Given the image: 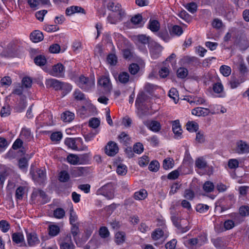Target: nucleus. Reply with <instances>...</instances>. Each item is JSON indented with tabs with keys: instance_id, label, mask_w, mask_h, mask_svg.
<instances>
[{
	"instance_id": "nucleus-56",
	"label": "nucleus",
	"mask_w": 249,
	"mask_h": 249,
	"mask_svg": "<svg viewBox=\"0 0 249 249\" xmlns=\"http://www.w3.org/2000/svg\"><path fill=\"white\" fill-rule=\"evenodd\" d=\"M209 206L204 204H198L196 205V210L200 213H205L208 211Z\"/></svg>"
},
{
	"instance_id": "nucleus-21",
	"label": "nucleus",
	"mask_w": 249,
	"mask_h": 249,
	"mask_svg": "<svg viewBox=\"0 0 249 249\" xmlns=\"http://www.w3.org/2000/svg\"><path fill=\"white\" fill-rule=\"evenodd\" d=\"M150 37L144 35H140L135 37V40L137 44H142L145 45L147 43L149 44L151 42L149 41Z\"/></svg>"
},
{
	"instance_id": "nucleus-51",
	"label": "nucleus",
	"mask_w": 249,
	"mask_h": 249,
	"mask_svg": "<svg viewBox=\"0 0 249 249\" xmlns=\"http://www.w3.org/2000/svg\"><path fill=\"white\" fill-rule=\"evenodd\" d=\"M70 178V175L66 171H61L59 176V180L61 182H67Z\"/></svg>"
},
{
	"instance_id": "nucleus-39",
	"label": "nucleus",
	"mask_w": 249,
	"mask_h": 249,
	"mask_svg": "<svg viewBox=\"0 0 249 249\" xmlns=\"http://www.w3.org/2000/svg\"><path fill=\"white\" fill-rule=\"evenodd\" d=\"M186 128L190 132H196L198 129V124L194 121L188 122L186 124Z\"/></svg>"
},
{
	"instance_id": "nucleus-31",
	"label": "nucleus",
	"mask_w": 249,
	"mask_h": 249,
	"mask_svg": "<svg viewBox=\"0 0 249 249\" xmlns=\"http://www.w3.org/2000/svg\"><path fill=\"white\" fill-rule=\"evenodd\" d=\"M147 195L146 191L144 189H142L138 192H135L133 196L136 200H142L146 197Z\"/></svg>"
},
{
	"instance_id": "nucleus-46",
	"label": "nucleus",
	"mask_w": 249,
	"mask_h": 249,
	"mask_svg": "<svg viewBox=\"0 0 249 249\" xmlns=\"http://www.w3.org/2000/svg\"><path fill=\"white\" fill-rule=\"evenodd\" d=\"M107 63L111 66H115L117 62V57L114 54H109L107 58Z\"/></svg>"
},
{
	"instance_id": "nucleus-61",
	"label": "nucleus",
	"mask_w": 249,
	"mask_h": 249,
	"mask_svg": "<svg viewBox=\"0 0 249 249\" xmlns=\"http://www.w3.org/2000/svg\"><path fill=\"white\" fill-rule=\"evenodd\" d=\"M185 7L188 11L192 14L195 13L197 10V5L195 2L187 4Z\"/></svg>"
},
{
	"instance_id": "nucleus-36",
	"label": "nucleus",
	"mask_w": 249,
	"mask_h": 249,
	"mask_svg": "<svg viewBox=\"0 0 249 249\" xmlns=\"http://www.w3.org/2000/svg\"><path fill=\"white\" fill-rule=\"evenodd\" d=\"M34 62L37 66H43L46 64L47 60L44 56L38 55L35 57Z\"/></svg>"
},
{
	"instance_id": "nucleus-5",
	"label": "nucleus",
	"mask_w": 249,
	"mask_h": 249,
	"mask_svg": "<svg viewBox=\"0 0 249 249\" xmlns=\"http://www.w3.org/2000/svg\"><path fill=\"white\" fill-rule=\"evenodd\" d=\"M49 73L55 77H63L65 73V67L60 63H58L52 67Z\"/></svg>"
},
{
	"instance_id": "nucleus-10",
	"label": "nucleus",
	"mask_w": 249,
	"mask_h": 249,
	"mask_svg": "<svg viewBox=\"0 0 249 249\" xmlns=\"http://www.w3.org/2000/svg\"><path fill=\"white\" fill-rule=\"evenodd\" d=\"M26 234L27 243L29 246H35L39 243L40 240L36 232H27Z\"/></svg>"
},
{
	"instance_id": "nucleus-20",
	"label": "nucleus",
	"mask_w": 249,
	"mask_h": 249,
	"mask_svg": "<svg viewBox=\"0 0 249 249\" xmlns=\"http://www.w3.org/2000/svg\"><path fill=\"white\" fill-rule=\"evenodd\" d=\"M44 36L42 32L36 30L30 35V39L34 42H38L43 39Z\"/></svg>"
},
{
	"instance_id": "nucleus-60",
	"label": "nucleus",
	"mask_w": 249,
	"mask_h": 249,
	"mask_svg": "<svg viewBox=\"0 0 249 249\" xmlns=\"http://www.w3.org/2000/svg\"><path fill=\"white\" fill-rule=\"evenodd\" d=\"M188 74V70L185 68H180L177 71V75L178 77L184 78L187 76Z\"/></svg>"
},
{
	"instance_id": "nucleus-15",
	"label": "nucleus",
	"mask_w": 249,
	"mask_h": 249,
	"mask_svg": "<svg viewBox=\"0 0 249 249\" xmlns=\"http://www.w3.org/2000/svg\"><path fill=\"white\" fill-rule=\"evenodd\" d=\"M98 84L104 88L106 90H110L111 83L109 77L107 76H102L98 81Z\"/></svg>"
},
{
	"instance_id": "nucleus-26",
	"label": "nucleus",
	"mask_w": 249,
	"mask_h": 249,
	"mask_svg": "<svg viewBox=\"0 0 249 249\" xmlns=\"http://www.w3.org/2000/svg\"><path fill=\"white\" fill-rule=\"evenodd\" d=\"M118 139L120 143L127 145L129 144L130 138L128 135L124 132H122L118 136Z\"/></svg>"
},
{
	"instance_id": "nucleus-49",
	"label": "nucleus",
	"mask_w": 249,
	"mask_h": 249,
	"mask_svg": "<svg viewBox=\"0 0 249 249\" xmlns=\"http://www.w3.org/2000/svg\"><path fill=\"white\" fill-rule=\"evenodd\" d=\"M98 133L97 130H94L84 135L86 142H89L93 139L94 137Z\"/></svg>"
},
{
	"instance_id": "nucleus-55",
	"label": "nucleus",
	"mask_w": 249,
	"mask_h": 249,
	"mask_svg": "<svg viewBox=\"0 0 249 249\" xmlns=\"http://www.w3.org/2000/svg\"><path fill=\"white\" fill-rule=\"evenodd\" d=\"M100 121L97 118H92L89 120V125L90 127L93 128H97L100 125Z\"/></svg>"
},
{
	"instance_id": "nucleus-17",
	"label": "nucleus",
	"mask_w": 249,
	"mask_h": 249,
	"mask_svg": "<svg viewBox=\"0 0 249 249\" xmlns=\"http://www.w3.org/2000/svg\"><path fill=\"white\" fill-rule=\"evenodd\" d=\"M210 112L209 109L207 108L197 107L192 110V114L197 116H205Z\"/></svg>"
},
{
	"instance_id": "nucleus-18",
	"label": "nucleus",
	"mask_w": 249,
	"mask_h": 249,
	"mask_svg": "<svg viewBox=\"0 0 249 249\" xmlns=\"http://www.w3.org/2000/svg\"><path fill=\"white\" fill-rule=\"evenodd\" d=\"M107 8L109 10L118 14H120L121 12H124L122 8L121 4L116 2H109L107 5Z\"/></svg>"
},
{
	"instance_id": "nucleus-43",
	"label": "nucleus",
	"mask_w": 249,
	"mask_h": 249,
	"mask_svg": "<svg viewBox=\"0 0 249 249\" xmlns=\"http://www.w3.org/2000/svg\"><path fill=\"white\" fill-rule=\"evenodd\" d=\"M170 33L171 35L180 36L183 33V30L180 26L174 25L172 27L170 30Z\"/></svg>"
},
{
	"instance_id": "nucleus-27",
	"label": "nucleus",
	"mask_w": 249,
	"mask_h": 249,
	"mask_svg": "<svg viewBox=\"0 0 249 249\" xmlns=\"http://www.w3.org/2000/svg\"><path fill=\"white\" fill-rule=\"evenodd\" d=\"M195 166L199 169H203L207 167V163L202 157H199L195 161Z\"/></svg>"
},
{
	"instance_id": "nucleus-54",
	"label": "nucleus",
	"mask_w": 249,
	"mask_h": 249,
	"mask_svg": "<svg viewBox=\"0 0 249 249\" xmlns=\"http://www.w3.org/2000/svg\"><path fill=\"white\" fill-rule=\"evenodd\" d=\"M11 113L10 107L8 105L3 106L0 111V115L2 117L9 116Z\"/></svg>"
},
{
	"instance_id": "nucleus-59",
	"label": "nucleus",
	"mask_w": 249,
	"mask_h": 249,
	"mask_svg": "<svg viewBox=\"0 0 249 249\" xmlns=\"http://www.w3.org/2000/svg\"><path fill=\"white\" fill-rule=\"evenodd\" d=\"M129 71L132 75H135L140 70L139 66L138 64L132 63L129 66Z\"/></svg>"
},
{
	"instance_id": "nucleus-34",
	"label": "nucleus",
	"mask_w": 249,
	"mask_h": 249,
	"mask_svg": "<svg viewBox=\"0 0 249 249\" xmlns=\"http://www.w3.org/2000/svg\"><path fill=\"white\" fill-rule=\"evenodd\" d=\"M163 231L160 229H156L151 234V237L153 240L157 241L163 236Z\"/></svg>"
},
{
	"instance_id": "nucleus-33",
	"label": "nucleus",
	"mask_w": 249,
	"mask_h": 249,
	"mask_svg": "<svg viewBox=\"0 0 249 249\" xmlns=\"http://www.w3.org/2000/svg\"><path fill=\"white\" fill-rule=\"evenodd\" d=\"M160 23L156 20H150L149 22L148 28L153 32H158L160 29Z\"/></svg>"
},
{
	"instance_id": "nucleus-1",
	"label": "nucleus",
	"mask_w": 249,
	"mask_h": 249,
	"mask_svg": "<svg viewBox=\"0 0 249 249\" xmlns=\"http://www.w3.org/2000/svg\"><path fill=\"white\" fill-rule=\"evenodd\" d=\"M57 241L60 249H74L75 248L70 233L61 235Z\"/></svg>"
},
{
	"instance_id": "nucleus-11",
	"label": "nucleus",
	"mask_w": 249,
	"mask_h": 249,
	"mask_svg": "<svg viewBox=\"0 0 249 249\" xmlns=\"http://www.w3.org/2000/svg\"><path fill=\"white\" fill-rule=\"evenodd\" d=\"M172 130L177 139H180L182 135L181 125L178 120L172 121Z\"/></svg>"
},
{
	"instance_id": "nucleus-52",
	"label": "nucleus",
	"mask_w": 249,
	"mask_h": 249,
	"mask_svg": "<svg viewBox=\"0 0 249 249\" xmlns=\"http://www.w3.org/2000/svg\"><path fill=\"white\" fill-rule=\"evenodd\" d=\"M10 225L6 220H1L0 221V229L3 232H7L10 229Z\"/></svg>"
},
{
	"instance_id": "nucleus-35",
	"label": "nucleus",
	"mask_w": 249,
	"mask_h": 249,
	"mask_svg": "<svg viewBox=\"0 0 249 249\" xmlns=\"http://www.w3.org/2000/svg\"><path fill=\"white\" fill-rule=\"evenodd\" d=\"M125 233L123 231H118L115 234V241L117 244L124 243L125 241Z\"/></svg>"
},
{
	"instance_id": "nucleus-58",
	"label": "nucleus",
	"mask_w": 249,
	"mask_h": 249,
	"mask_svg": "<svg viewBox=\"0 0 249 249\" xmlns=\"http://www.w3.org/2000/svg\"><path fill=\"white\" fill-rule=\"evenodd\" d=\"M116 172L120 175H124L127 173V167L125 165L120 164L118 165Z\"/></svg>"
},
{
	"instance_id": "nucleus-2",
	"label": "nucleus",
	"mask_w": 249,
	"mask_h": 249,
	"mask_svg": "<svg viewBox=\"0 0 249 249\" xmlns=\"http://www.w3.org/2000/svg\"><path fill=\"white\" fill-rule=\"evenodd\" d=\"M97 195L105 196L108 199L114 198V186L112 183H108L100 188L97 191Z\"/></svg>"
},
{
	"instance_id": "nucleus-6",
	"label": "nucleus",
	"mask_w": 249,
	"mask_h": 249,
	"mask_svg": "<svg viewBox=\"0 0 249 249\" xmlns=\"http://www.w3.org/2000/svg\"><path fill=\"white\" fill-rule=\"evenodd\" d=\"M33 180L38 183H42L46 179V173L44 169H38L36 172L30 171Z\"/></svg>"
},
{
	"instance_id": "nucleus-22",
	"label": "nucleus",
	"mask_w": 249,
	"mask_h": 249,
	"mask_svg": "<svg viewBox=\"0 0 249 249\" xmlns=\"http://www.w3.org/2000/svg\"><path fill=\"white\" fill-rule=\"evenodd\" d=\"M20 136L21 138L27 142L30 141L33 138V135L29 129L23 128L22 129Z\"/></svg>"
},
{
	"instance_id": "nucleus-50",
	"label": "nucleus",
	"mask_w": 249,
	"mask_h": 249,
	"mask_svg": "<svg viewBox=\"0 0 249 249\" xmlns=\"http://www.w3.org/2000/svg\"><path fill=\"white\" fill-rule=\"evenodd\" d=\"M78 217L74 212L73 209L71 208L70 210V223L71 225L76 224Z\"/></svg>"
},
{
	"instance_id": "nucleus-25",
	"label": "nucleus",
	"mask_w": 249,
	"mask_h": 249,
	"mask_svg": "<svg viewBox=\"0 0 249 249\" xmlns=\"http://www.w3.org/2000/svg\"><path fill=\"white\" fill-rule=\"evenodd\" d=\"M171 219L174 225L178 228L179 232L180 233H184L189 230L190 228L188 226H184L181 224H179L177 221V219L175 216H172Z\"/></svg>"
},
{
	"instance_id": "nucleus-53",
	"label": "nucleus",
	"mask_w": 249,
	"mask_h": 249,
	"mask_svg": "<svg viewBox=\"0 0 249 249\" xmlns=\"http://www.w3.org/2000/svg\"><path fill=\"white\" fill-rule=\"evenodd\" d=\"M184 244L186 246L188 247H193L197 244H199L200 246L202 245L201 243H199V239L196 238H192L186 241Z\"/></svg>"
},
{
	"instance_id": "nucleus-13",
	"label": "nucleus",
	"mask_w": 249,
	"mask_h": 249,
	"mask_svg": "<svg viewBox=\"0 0 249 249\" xmlns=\"http://www.w3.org/2000/svg\"><path fill=\"white\" fill-rule=\"evenodd\" d=\"M124 12H121L120 14H111L107 17V20L111 24H116L122 20L123 17L124 16Z\"/></svg>"
},
{
	"instance_id": "nucleus-29",
	"label": "nucleus",
	"mask_w": 249,
	"mask_h": 249,
	"mask_svg": "<svg viewBox=\"0 0 249 249\" xmlns=\"http://www.w3.org/2000/svg\"><path fill=\"white\" fill-rule=\"evenodd\" d=\"M12 240L15 243L18 244L22 243L24 241V236L20 232H15L12 235Z\"/></svg>"
},
{
	"instance_id": "nucleus-47",
	"label": "nucleus",
	"mask_w": 249,
	"mask_h": 249,
	"mask_svg": "<svg viewBox=\"0 0 249 249\" xmlns=\"http://www.w3.org/2000/svg\"><path fill=\"white\" fill-rule=\"evenodd\" d=\"M214 186L213 182L207 181L203 184V188L207 193L212 192L213 191Z\"/></svg>"
},
{
	"instance_id": "nucleus-14",
	"label": "nucleus",
	"mask_w": 249,
	"mask_h": 249,
	"mask_svg": "<svg viewBox=\"0 0 249 249\" xmlns=\"http://www.w3.org/2000/svg\"><path fill=\"white\" fill-rule=\"evenodd\" d=\"M62 82L55 79H48L46 81V85L49 88H53L56 90H60L62 88Z\"/></svg>"
},
{
	"instance_id": "nucleus-38",
	"label": "nucleus",
	"mask_w": 249,
	"mask_h": 249,
	"mask_svg": "<svg viewBox=\"0 0 249 249\" xmlns=\"http://www.w3.org/2000/svg\"><path fill=\"white\" fill-rule=\"evenodd\" d=\"M69 163L72 165H76L79 162V158L76 155L71 154L67 158Z\"/></svg>"
},
{
	"instance_id": "nucleus-45",
	"label": "nucleus",
	"mask_w": 249,
	"mask_h": 249,
	"mask_svg": "<svg viewBox=\"0 0 249 249\" xmlns=\"http://www.w3.org/2000/svg\"><path fill=\"white\" fill-rule=\"evenodd\" d=\"M99 234L102 238H107L110 235V232L106 227H101L99 231Z\"/></svg>"
},
{
	"instance_id": "nucleus-62",
	"label": "nucleus",
	"mask_w": 249,
	"mask_h": 249,
	"mask_svg": "<svg viewBox=\"0 0 249 249\" xmlns=\"http://www.w3.org/2000/svg\"><path fill=\"white\" fill-rule=\"evenodd\" d=\"M174 165V161L173 160H170V159H166L163 160V167L164 169L167 170L172 168Z\"/></svg>"
},
{
	"instance_id": "nucleus-48",
	"label": "nucleus",
	"mask_w": 249,
	"mask_h": 249,
	"mask_svg": "<svg viewBox=\"0 0 249 249\" xmlns=\"http://www.w3.org/2000/svg\"><path fill=\"white\" fill-rule=\"evenodd\" d=\"M25 193V188L24 187L19 186L16 191V197L17 199L21 200Z\"/></svg>"
},
{
	"instance_id": "nucleus-37",
	"label": "nucleus",
	"mask_w": 249,
	"mask_h": 249,
	"mask_svg": "<svg viewBox=\"0 0 249 249\" xmlns=\"http://www.w3.org/2000/svg\"><path fill=\"white\" fill-rule=\"evenodd\" d=\"M129 80V75L126 72H120L118 76L119 81L122 84H126Z\"/></svg>"
},
{
	"instance_id": "nucleus-3",
	"label": "nucleus",
	"mask_w": 249,
	"mask_h": 249,
	"mask_svg": "<svg viewBox=\"0 0 249 249\" xmlns=\"http://www.w3.org/2000/svg\"><path fill=\"white\" fill-rule=\"evenodd\" d=\"M77 85L80 88L85 90H89L94 86V79L81 75L77 81Z\"/></svg>"
},
{
	"instance_id": "nucleus-64",
	"label": "nucleus",
	"mask_w": 249,
	"mask_h": 249,
	"mask_svg": "<svg viewBox=\"0 0 249 249\" xmlns=\"http://www.w3.org/2000/svg\"><path fill=\"white\" fill-rule=\"evenodd\" d=\"M223 86L220 82H217L213 86V90L216 93H220L223 91Z\"/></svg>"
},
{
	"instance_id": "nucleus-19",
	"label": "nucleus",
	"mask_w": 249,
	"mask_h": 249,
	"mask_svg": "<svg viewBox=\"0 0 249 249\" xmlns=\"http://www.w3.org/2000/svg\"><path fill=\"white\" fill-rule=\"evenodd\" d=\"M76 141L81 142L82 141V139L80 138H77L76 139L68 138L65 140V143L69 148L73 150H77V146L76 144Z\"/></svg>"
},
{
	"instance_id": "nucleus-16",
	"label": "nucleus",
	"mask_w": 249,
	"mask_h": 249,
	"mask_svg": "<svg viewBox=\"0 0 249 249\" xmlns=\"http://www.w3.org/2000/svg\"><path fill=\"white\" fill-rule=\"evenodd\" d=\"M151 130L155 132H159L161 129L160 123L156 121H146L144 123Z\"/></svg>"
},
{
	"instance_id": "nucleus-23",
	"label": "nucleus",
	"mask_w": 249,
	"mask_h": 249,
	"mask_svg": "<svg viewBox=\"0 0 249 249\" xmlns=\"http://www.w3.org/2000/svg\"><path fill=\"white\" fill-rule=\"evenodd\" d=\"M84 9L81 7L77 6H72L68 7L66 10L67 15L70 16L75 13H84Z\"/></svg>"
},
{
	"instance_id": "nucleus-24",
	"label": "nucleus",
	"mask_w": 249,
	"mask_h": 249,
	"mask_svg": "<svg viewBox=\"0 0 249 249\" xmlns=\"http://www.w3.org/2000/svg\"><path fill=\"white\" fill-rule=\"evenodd\" d=\"M100 245L99 239L92 237L86 246L87 249H96Z\"/></svg>"
},
{
	"instance_id": "nucleus-44",
	"label": "nucleus",
	"mask_w": 249,
	"mask_h": 249,
	"mask_svg": "<svg viewBox=\"0 0 249 249\" xmlns=\"http://www.w3.org/2000/svg\"><path fill=\"white\" fill-rule=\"evenodd\" d=\"M170 98L173 99L175 103L178 100V91L175 88H171L169 91L168 94Z\"/></svg>"
},
{
	"instance_id": "nucleus-41",
	"label": "nucleus",
	"mask_w": 249,
	"mask_h": 249,
	"mask_svg": "<svg viewBox=\"0 0 249 249\" xmlns=\"http://www.w3.org/2000/svg\"><path fill=\"white\" fill-rule=\"evenodd\" d=\"M86 170L84 167H75L72 170V174L74 177H78L82 176Z\"/></svg>"
},
{
	"instance_id": "nucleus-42",
	"label": "nucleus",
	"mask_w": 249,
	"mask_h": 249,
	"mask_svg": "<svg viewBox=\"0 0 249 249\" xmlns=\"http://www.w3.org/2000/svg\"><path fill=\"white\" fill-rule=\"evenodd\" d=\"M219 71L224 76H229L231 73V68L227 65H222L220 67Z\"/></svg>"
},
{
	"instance_id": "nucleus-57",
	"label": "nucleus",
	"mask_w": 249,
	"mask_h": 249,
	"mask_svg": "<svg viewBox=\"0 0 249 249\" xmlns=\"http://www.w3.org/2000/svg\"><path fill=\"white\" fill-rule=\"evenodd\" d=\"M160 167V164L157 160L152 161L148 166L149 170L152 172H157Z\"/></svg>"
},
{
	"instance_id": "nucleus-7",
	"label": "nucleus",
	"mask_w": 249,
	"mask_h": 249,
	"mask_svg": "<svg viewBox=\"0 0 249 249\" xmlns=\"http://www.w3.org/2000/svg\"><path fill=\"white\" fill-rule=\"evenodd\" d=\"M118 151L117 144L112 141L109 142L105 149L106 154L109 156H114L118 152Z\"/></svg>"
},
{
	"instance_id": "nucleus-4",
	"label": "nucleus",
	"mask_w": 249,
	"mask_h": 249,
	"mask_svg": "<svg viewBox=\"0 0 249 249\" xmlns=\"http://www.w3.org/2000/svg\"><path fill=\"white\" fill-rule=\"evenodd\" d=\"M151 57L154 59L158 58L162 50V47L157 42L151 41L148 45Z\"/></svg>"
},
{
	"instance_id": "nucleus-28",
	"label": "nucleus",
	"mask_w": 249,
	"mask_h": 249,
	"mask_svg": "<svg viewBox=\"0 0 249 249\" xmlns=\"http://www.w3.org/2000/svg\"><path fill=\"white\" fill-rule=\"evenodd\" d=\"M243 82L244 80L242 79H239L235 76H231L229 84L231 88L233 89L237 88Z\"/></svg>"
},
{
	"instance_id": "nucleus-8",
	"label": "nucleus",
	"mask_w": 249,
	"mask_h": 249,
	"mask_svg": "<svg viewBox=\"0 0 249 249\" xmlns=\"http://www.w3.org/2000/svg\"><path fill=\"white\" fill-rule=\"evenodd\" d=\"M239 214H234V219L235 221L239 223L243 221V219L241 220L240 215L244 217L249 215V207L248 206H242L239 208Z\"/></svg>"
},
{
	"instance_id": "nucleus-30",
	"label": "nucleus",
	"mask_w": 249,
	"mask_h": 249,
	"mask_svg": "<svg viewBox=\"0 0 249 249\" xmlns=\"http://www.w3.org/2000/svg\"><path fill=\"white\" fill-rule=\"evenodd\" d=\"M61 118L65 122H70L74 119V114L70 111H67L62 114Z\"/></svg>"
},
{
	"instance_id": "nucleus-63",
	"label": "nucleus",
	"mask_w": 249,
	"mask_h": 249,
	"mask_svg": "<svg viewBox=\"0 0 249 249\" xmlns=\"http://www.w3.org/2000/svg\"><path fill=\"white\" fill-rule=\"evenodd\" d=\"M61 87L62 88H61L60 90H62L65 94H66L68 92H70L72 89L71 86L70 84L67 83L62 82Z\"/></svg>"
},
{
	"instance_id": "nucleus-9",
	"label": "nucleus",
	"mask_w": 249,
	"mask_h": 249,
	"mask_svg": "<svg viewBox=\"0 0 249 249\" xmlns=\"http://www.w3.org/2000/svg\"><path fill=\"white\" fill-rule=\"evenodd\" d=\"M236 151L240 154L249 153V144L242 140L238 141L236 142Z\"/></svg>"
},
{
	"instance_id": "nucleus-12",
	"label": "nucleus",
	"mask_w": 249,
	"mask_h": 249,
	"mask_svg": "<svg viewBox=\"0 0 249 249\" xmlns=\"http://www.w3.org/2000/svg\"><path fill=\"white\" fill-rule=\"evenodd\" d=\"M37 197L41 198L43 203H46L49 201L48 197L46 193L41 190L37 189L33 191L32 194V198L33 199H36Z\"/></svg>"
},
{
	"instance_id": "nucleus-32",
	"label": "nucleus",
	"mask_w": 249,
	"mask_h": 249,
	"mask_svg": "<svg viewBox=\"0 0 249 249\" xmlns=\"http://www.w3.org/2000/svg\"><path fill=\"white\" fill-rule=\"evenodd\" d=\"M49 234L50 236H55L60 232L59 226L55 225H52L49 226Z\"/></svg>"
},
{
	"instance_id": "nucleus-40",
	"label": "nucleus",
	"mask_w": 249,
	"mask_h": 249,
	"mask_svg": "<svg viewBox=\"0 0 249 249\" xmlns=\"http://www.w3.org/2000/svg\"><path fill=\"white\" fill-rule=\"evenodd\" d=\"M65 214V212L61 208H57L53 211V216L57 219L63 218Z\"/></svg>"
}]
</instances>
